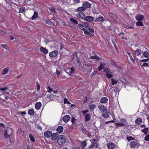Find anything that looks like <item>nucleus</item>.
I'll return each mask as SVG.
<instances>
[{"label":"nucleus","mask_w":149,"mask_h":149,"mask_svg":"<svg viewBox=\"0 0 149 149\" xmlns=\"http://www.w3.org/2000/svg\"><path fill=\"white\" fill-rule=\"evenodd\" d=\"M88 110L86 109L85 110H83L81 111V113L84 115H85L86 113L88 112Z\"/></svg>","instance_id":"49"},{"label":"nucleus","mask_w":149,"mask_h":149,"mask_svg":"<svg viewBox=\"0 0 149 149\" xmlns=\"http://www.w3.org/2000/svg\"><path fill=\"white\" fill-rule=\"evenodd\" d=\"M84 33L88 36H89V35L91 34V33L87 31V28H86V29L84 30Z\"/></svg>","instance_id":"44"},{"label":"nucleus","mask_w":149,"mask_h":149,"mask_svg":"<svg viewBox=\"0 0 149 149\" xmlns=\"http://www.w3.org/2000/svg\"><path fill=\"white\" fill-rule=\"evenodd\" d=\"M97 74V72L96 71H94L93 72L91 73V76H92L91 77L95 76Z\"/></svg>","instance_id":"55"},{"label":"nucleus","mask_w":149,"mask_h":149,"mask_svg":"<svg viewBox=\"0 0 149 149\" xmlns=\"http://www.w3.org/2000/svg\"><path fill=\"white\" fill-rule=\"evenodd\" d=\"M95 143L94 142H92L91 144L89 146V148H92L95 146Z\"/></svg>","instance_id":"48"},{"label":"nucleus","mask_w":149,"mask_h":149,"mask_svg":"<svg viewBox=\"0 0 149 149\" xmlns=\"http://www.w3.org/2000/svg\"><path fill=\"white\" fill-rule=\"evenodd\" d=\"M136 25L139 26H143V24L142 22L138 21V22L136 23Z\"/></svg>","instance_id":"40"},{"label":"nucleus","mask_w":149,"mask_h":149,"mask_svg":"<svg viewBox=\"0 0 149 149\" xmlns=\"http://www.w3.org/2000/svg\"><path fill=\"white\" fill-rule=\"evenodd\" d=\"M148 127H146L145 128L141 130V131L143 133H144L145 134L147 135L148 134Z\"/></svg>","instance_id":"37"},{"label":"nucleus","mask_w":149,"mask_h":149,"mask_svg":"<svg viewBox=\"0 0 149 149\" xmlns=\"http://www.w3.org/2000/svg\"><path fill=\"white\" fill-rule=\"evenodd\" d=\"M37 128L40 130H42V127H41V126L39 125H37Z\"/></svg>","instance_id":"64"},{"label":"nucleus","mask_w":149,"mask_h":149,"mask_svg":"<svg viewBox=\"0 0 149 149\" xmlns=\"http://www.w3.org/2000/svg\"><path fill=\"white\" fill-rule=\"evenodd\" d=\"M85 20L89 22H91L94 21L95 18L93 17L87 16L84 17Z\"/></svg>","instance_id":"7"},{"label":"nucleus","mask_w":149,"mask_h":149,"mask_svg":"<svg viewBox=\"0 0 149 149\" xmlns=\"http://www.w3.org/2000/svg\"><path fill=\"white\" fill-rule=\"evenodd\" d=\"M108 101V99L107 97H104L102 98L100 101L101 103L105 104Z\"/></svg>","instance_id":"13"},{"label":"nucleus","mask_w":149,"mask_h":149,"mask_svg":"<svg viewBox=\"0 0 149 149\" xmlns=\"http://www.w3.org/2000/svg\"><path fill=\"white\" fill-rule=\"evenodd\" d=\"M116 63V62L114 60H111L110 61V64H111L112 65H115V63Z\"/></svg>","instance_id":"53"},{"label":"nucleus","mask_w":149,"mask_h":149,"mask_svg":"<svg viewBox=\"0 0 149 149\" xmlns=\"http://www.w3.org/2000/svg\"><path fill=\"white\" fill-rule=\"evenodd\" d=\"M63 128L62 126H58L56 129V130L59 133H61L63 131Z\"/></svg>","instance_id":"26"},{"label":"nucleus","mask_w":149,"mask_h":149,"mask_svg":"<svg viewBox=\"0 0 149 149\" xmlns=\"http://www.w3.org/2000/svg\"><path fill=\"white\" fill-rule=\"evenodd\" d=\"M76 120V119L74 117H73L71 119V122L72 124H74L75 121Z\"/></svg>","instance_id":"51"},{"label":"nucleus","mask_w":149,"mask_h":149,"mask_svg":"<svg viewBox=\"0 0 149 149\" xmlns=\"http://www.w3.org/2000/svg\"><path fill=\"white\" fill-rule=\"evenodd\" d=\"M135 18L138 21L142 20L143 19V16L142 15L138 14L136 16Z\"/></svg>","instance_id":"15"},{"label":"nucleus","mask_w":149,"mask_h":149,"mask_svg":"<svg viewBox=\"0 0 149 149\" xmlns=\"http://www.w3.org/2000/svg\"><path fill=\"white\" fill-rule=\"evenodd\" d=\"M113 44L115 47V48L116 50V51H117V52H118V48L116 45L115 44V43H114V42L113 41Z\"/></svg>","instance_id":"62"},{"label":"nucleus","mask_w":149,"mask_h":149,"mask_svg":"<svg viewBox=\"0 0 149 149\" xmlns=\"http://www.w3.org/2000/svg\"><path fill=\"white\" fill-rule=\"evenodd\" d=\"M89 31L91 33H93L94 32V29L91 28L90 26L88 28Z\"/></svg>","instance_id":"52"},{"label":"nucleus","mask_w":149,"mask_h":149,"mask_svg":"<svg viewBox=\"0 0 149 149\" xmlns=\"http://www.w3.org/2000/svg\"><path fill=\"white\" fill-rule=\"evenodd\" d=\"M70 117L68 115L65 116L63 118V121L66 123L68 122L70 120Z\"/></svg>","instance_id":"10"},{"label":"nucleus","mask_w":149,"mask_h":149,"mask_svg":"<svg viewBox=\"0 0 149 149\" xmlns=\"http://www.w3.org/2000/svg\"><path fill=\"white\" fill-rule=\"evenodd\" d=\"M142 122V119L141 118H138L135 120V123L138 125L140 124Z\"/></svg>","instance_id":"22"},{"label":"nucleus","mask_w":149,"mask_h":149,"mask_svg":"<svg viewBox=\"0 0 149 149\" xmlns=\"http://www.w3.org/2000/svg\"><path fill=\"white\" fill-rule=\"evenodd\" d=\"M12 133V130L11 128L8 129L4 133L5 138L7 139L10 138Z\"/></svg>","instance_id":"3"},{"label":"nucleus","mask_w":149,"mask_h":149,"mask_svg":"<svg viewBox=\"0 0 149 149\" xmlns=\"http://www.w3.org/2000/svg\"><path fill=\"white\" fill-rule=\"evenodd\" d=\"M96 107V106L95 104H92L91 103H90L89 106V108L90 110H93Z\"/></svg>","instance_id":"21"},{"label":"nucleus","mask_w":149,"mask_h":149,"mask_svg":"<svg viewBox=\"0 0 149 149\" xmlns=\"http://www.w3.org/2000/svg\"><path fill=\"white\" fill-rule=\"evenodd\" d=\"M143 54V56L146 58H147L149 56V53L147 51L144 52Z\"/></svg>","instance_id":"33"},{"label":"nucleus","mask_w":149,"mask_h":149,"mask_svg":"<svg viewBox=\"0 0 149 149\" xmlns=\"http://www.w3.org/2000/svg\"><path fill=\"white\" fill-rule=\"evenodd\" d=\"M8 89V88L7 87H5L4 88H0V90H1L2 91H3L7 89Z\"/></svg>","instance_id":"59"},{"label":"nucleus","mask_w":149,"mask_h":149,"mask_svg":"<svg viewBox=\"0 0 149 149\" xmlns=\"http://www.w3.org/2000/svg\"><path fill=\"white\" fill-rule=\"evenodd\" d=\"M98 107L99 109L102 112H103L102 115L104 117L107 118L109 117L107 109L102 104H100L98 105Z\"/></svg>","instance_id":"1"},{"label":"nucleus","mask_w":149,"mask_h":149,"mask_svg":"<svg viewBox=\"0 0 149 149\" xmlns=\"http://www.w3.org/2000/svg\"><path fill=\"white\" fill-rule=\"evenodd\" d=\"M91 4L88 1H86L83 3V6L85 8H89L90 7Z\"/></svg>","instance_id":"19"},{"label":"nucleus","mask_w":149,"mask_h":149,"mask_svg":"<svg viewBox=\"0 0 149 149\" xmlns=\"http://www.w3.org/2000/svg\"><path fill=\"white\" fill-rule=\"evenodd\" d=\"M66 138L64 135H60L58 138L57 142L60 145L63 146L66 142Z\"/></svg>","instance_id":"2"},{"label":"nucleus","mask_w":149,"mask_h":149,"mask_svg":"<svg viewBox=\"0 0 149 149\" xmlns=\"http://www.w3.org/2000/svg\"><path fill=\"white\" fill-rule=\"evenodd\" d=\"M24 3L26 5L30 6L32 4V1L31 0H25Z\"/></svg>","instance_id":"29"},{"label":"nucleus","mask_w":149,"mask_h":149,"mask_svg":"<svg viewBox=\"0 0 149 149\" xmlns=\"http://www.w3.org/2000/svg\"><path fill=\"white\" fill-rule=\"evenodd\" d=\"M127 139L128 141H130L131 140H134L135 139L131 136H129L127 137Z\"/></svg>","instance_id":"45"},{"label":"nucleus","mask_w":149,"mask_h":149,"mask_svg":"<svg viewBox=\"0 0 149 149\" xmlns=\"http://www.w3.org/2000/svg\"><path fill=\"white\" fill-rule=\"evenodd\" d=\"M38 13L36 11H35L32 17H31V19L32 20L35 19L36 17L38 16Z\"/></svg>","instance_id":"30"},{"label":"nucleus","mask_w":149,"mask_h":149,"mask_svg":"<svg viewBox=\"0 0 149 149\" xmlns=\"http://www.w3.org/2000/svg\"><path fill=\"white\" fill-rule=\"evenodd\" d=\"M89 58L90 59H96L97 61L101 60V58L97 55L90 56Z\"/></svg>","instance_id":"24"},{"label":"nucleus","mask_w":149,"mask_h":149,"mask_svg":"<svg viewBox=\"0 0 149 149\" xmlns=\"http://www.w3.org/2000/svg\"><path fill=\"white\" fill-rule=\"evenodd\" d=\"M121 81L124 84H125L127 82L126 80L123 78H122Z\"/></svg>","instance_id":"63"},{"label":"nucleus","mask_w":149,"mask_h":149,"mask_svg":"<svg viewBox=\"0 0 149 149\" xmlns=\"http://www.w3.org/2000/svg\"><path fill=\"white\" fill-rule=\"evenodd\" d=\"M58 52L56 50H54L49 53V56L51 57H55L58 55Z\"/></svg>","instance_id":"8"},{"label":"nucleus","mask_w":149,"mask_h":149,"mask_svg":"<svg viewBox=\"0 0 149 149\" xmlns=\"http://www.w3.org/2000/svg\"><path fill=\"white\" fill-rule=\"evenodd\" d=\"M25 10V8L24 7H22L20 8H19V12L20 13H23Z\"/></svg>","instance_id":"42"},{"label":"nucleus","mask_w":149,"mask_h":149,"mask_svg":"<svg viewBox=\"0 0 149 149\" xmlns=\"http://www.w3.org/2000/svg\"><path fill=\"white\" fill-rule=\"evenodd\" d=\"M120 123H116L115 124L117 127H123L125 125V123L126 120L124 118L121 119L120 120Z\"/></svg>","instance_id":"6"},{"label":"nucleus","mask_w":149,"mask_h":149,"mask_svg":"<svg viewBox=\"0 0 149 149\" xmlns=\"http://www.w3.org/2000/svg\"><path fill=\"white\" fill-rule=\"evenodd\" d=\"M8 67H6L3 70L2 72V74L3 75L6 74L8 72Z\"/></svg>","instance_id":"23"},{"label":"nucleus","mask_w":149,"mask_h":149,"mask_svg":"<svg viewBox=\"0 0 149 149\" xmlns=\"http://www.w3.org/2000/svg\"><path fill=\"white\" fill-rule=\"evenodd\" d=\"M145 140L146 141H148L149 140V135H147L145 138Z\"/></svg>","instance_id":"60"},{"label":"nucleus","mask_w":149,"mask_h":149,"mask_svg":"<svg viewBox=\"0 0 149 149\" xmlns=\"http://www.w3.org/2000/svg\"><path fill=\"white\" fill-rule=\"evenodd\" d=\"M142 66L145 67H149L148 65V63H144L142 65Z\"/></svg>","instance_id":"58"},{"label":"nucleus","mask_w":149,"mask_h":149,"mask_svg":"<svg viewBox=\"0 0 149 149\" xmlns=\"http://www.w3.org/2000/svg\"><path fill=\"white\" fill-rule=\"evenodd\" d=\"M91 114L89 113L86 114L85 116V120L86 121H88L90 120Z\"/></svg>","instance_id":"27"},{"label":"nucleus","mask_w":149,"mask_h":149,"mask_svg":"<svg viewBox=\"0 0 149 149\" xmlns=\"http://www.w3.org/2000/svg\"><path fill=\"white\" fill-rule=\"evenodd\" d=\"M137 143L134 141H131L130 142V146L132 148H135L137 145Z\"/></svg>","instance_id":"16"},{"label":"nucleus","mask_w":149,"mask_h":149,"mask_svg":"<svg viewBox=\"0 0 149 149\" xmlns=\"http://www.w3.org/2000/svg\"><path fill=\"white\" fill-rule=\"evenodd\" d=\"M130 58L131 60L132 61L133 63L134 64H135V61L134 59L133 58H132V56H130Z\"/></svg>","instance_id":"61"},{"label":"nucleus","mask_w":149,"mask_h":149,"mask_svg":"<svg viewBox=\"0 0 149 149\" xmlns=\"http://www.w3.org/2000/svg\"><path fill=\"white\" fill-rule=\"evenodd\" d=\"M104 20V18L102 16L100 17L96 18L95 21V22H103Z\"/></svg>","instance_id":"20"},{"label":"nucleus","mask_w":149,"mask_h":149,"mask_svg":"<svg viewBox=\"0 0 149 149\" xmlns=\"http://www.w3.org/2000/svg\"><path fill=\"white\" fill-rule=\"evenodd\" d=\"M70 22H72L73 23L75 24H77L78 23L77 20L73 18H70Z\"/></svg>","instance_id":"34"},{"label":"nucleus","mask_w":149,"mask_h":149,"mask_svg":"<svg viewBox=\"0 0 149 149\" xmlns=\"http://www.w3.org/2000/svg\"><path fill=\"white\" fill-rule=\"evenodd\" d=\"M54 95L52 94L50 95H49L47 96V98L49 100V102L51 100H54Z\"/></svg>","instance_id":"38"},{"label":"nucleus","mask_w":149,"mask_h":149,"mask_svg":"<svg viewBox=\"0 0 149 149\" xmlns=\"http://www.w3.org/2000/svg\"><path fill=\"white\" fill-rule=\"evenodd\" d=\"M84 26L87 27L88 28L90 27V25L88 24V23L86 22H85L84 23Z\"/></svg>","instance_id":"56"},{"label":"nucleus","mask_w":149,"mask_h":149,"mask_svg":"<svg viewBox=\"0 0 149 149\" xmlns=\"http://www.w3.org/2000/svg\"><path fill=\"white\" fill-rule=\"evenodd\" d=\"M29 138L30 139L31 141L33 142H35L34 138L32 134H29Z\"/></svg>","instance_id":"39"},{"label":"nucleus","mask_w":149,"mask_h":149,"mask_svg":"<svg viewBox=\"0 0 149 149\" xmlns=\"http://www.w3.org/2000/svg\"><path fill=\"white\" fill-rule=\"evenodd\" d=\"M64 104H71V103L68 101V100L66 98H65L64 99Z\"/></svg>","instance_id":"43"},{"label":"nucleus","mask_w":149,"mask_h":149,"mask_svg":"<svg viewBox=\"0 0 149 149\" xmlns=\"http://www.w3.org/2000/svg\"><path fill=\"white\" fill-rule=\"evenodd\" d=\"M107 77L109 78H110L113 77L112 71L109 68H107L104 70Z\"/></svg>","instance_id":"4"},{"label":"nucleus","mask_w":149,"mask_h":149,"mask_svg":"<svg viewBox=\"0 0 149 149\" xmlns=\"http://www.w3.org/2000/svg\"><path fill=\"white\" fill-rule=\"evenodd\" d=\"M58 134L57 132L53 134L52 133V135L50 137L53 140H55L57 139V137L58 136Z\"/></svg>","instance_id":"12"},{"label":"nucleus","mask_w":149,"mask_h":149,"mask_svg":"<svg viewBox=\"0 0 149 149\" xmlns=\"http://www.w3.org/2000/svg\"><path fill=\"white\" fill-rule=\"evenodd\" d=\"M47 88L49 89V90L47 91V92L51 93L53 91V90L49 86H47Z\"/></svg>","instance_id":"54"},{"label":"nucleus","mask_w":149,"mask_h":149,"mask_svg":"<svg viewBox=\"0 0 149 149\" xmlns=\"http://www.w3.org/2000/svg\"><path fill=\"white\" fill-rule=\"evenodd\" d=\"M107 147L109 149H112L115 147V144L112 142H110L107 145Z\"/></svg>","instance_id":"14"},{"label":"nucleus","mask_w":149,"mask_h":149,"mask_svg":"<svg viewBox=\"0 0 149 149\" xmlns=\"http://www.w3.org/2000/svg\"><path fill=\"white\" fill-rule=\"evenodd\" d=\"M71 71L70 72V73L71 74H73L74 72V71L75 70V69L74 67H72L70 69Z\"/></svg>","instance_id":"46"},{"label":"nucleus","mask_w":149,"mask_h":149,"mask_svg":"<svg viewBox=\"0 0 149 149\" xmlns=\"http://www.w3.org/2000/svg\"><path fill=\"white\" fill-rule=\"evenodd\" d=\"M78 68H79L80 70H81L83 69V67L81 62L78 63Z\"/></svg>","instance_id":"47"},{"label":"nucleus","mask_w":149,"mask_h":149,"mask_svg":"<svg viewBox=\"0 0 149 149\" xmlns=\"http://www.w3.org/2000/svg\"><path fill=\"white\" fill-rule=\"evenodd\" d=\"M40 52H42L44 54H46L48 53L47 50L45 48H44L42 47H40Z\"/></svg>","instance_id":"17"},{"label":"nucleus","mask_w":149,"mask_h":149,"mask_svg":"<svg viewBox=\"0 0 149 149\" xmlns=\"http://www.w3.org/2000/svg\"><path fill=\"white\" fill-rule=\"evenodd\" d=\"M87 145L86 141H84L81 142L80 146L82 148H84Z\"/></svg>","instance_id":"25"},{"label":"nucleus","mask_w":149,"mask_h":149,"mask_svg":"<svg viewBox=\"0 0 149 149\" xmlns=\"http://www.w3.org/2000/svg\"><path fill=\"white\" fill-rule=\"evenodd\" d=\"M42 106L41 102H36L35 104V108L37 110H39Z\"/></svg>","instance_id":"18"},{"label":"nucleus","mask_w":149,"mask_h":149,"mask_svg":"<svg viewBox=\"0 0 149 149\" xmlns=\"http://www.w3.org/2000/svg\"><path fill=\"white\" fill-rule=\"evenodd\" d=\"M28 113L30 115H33L34 114V111L33 109H31L29 110Z\"/></svg>","instance_id":"28"},{"label":"nucleus","mask_w":149,"mask_h":149,"mask_svg":"<svg viewBox=\"0 0 149 149\" xmlns=\"http://www.w3.org/2000/svg\"><path fill=\"white\" fill-rule=\"evenodd\" d=\"M37 85H36V88L37 89V90L38 91L39 90L40 88V85L38 84V83H36Z\"/></svg>","instance_id":"57"},{"label":"nucleus","mask_w":149,"mask_h":149,"mask_svg":"<svg viewBox=\"0 0 149 149\" xmlns=\"http://www.w3.org/2000/svg\"><path fill=\"white\" fill-rule=\"evenodd\" d=\"M111 84L113 85L116 83L118 82V80L116 79H114L112 78L111 79Z\"/></svg>","instance_id":"36"},{"label":"nucleus","mask_w":149,"mask_h":149,"mask_svg":"<svg viewBox=\"0 0 149 149\" xmlns=\"http://www.w3.org/2000/svg\"><path fill=\"white\" fill-rule=\"evenodd\" d=\"M135 53L137 56H138L141 54L142 52L140 49H138L135 51Z\"/></svg>","instance_id":"32"},{"label":"nucleus","mask_w":149,"mask_h":149,"mask_svg":"<svg viewBox=\"0 0 149 149\" xmlns=\"http://www.w3.org/2000/svg\"><path fill=\"white\" fill-rule=\"evenodd\" d=\"M85 8L84 7H79L77 9V11H80V12L82 11H84L85 10Z\"/></svg>","instance_id":"35"},{"label":"nucleus","mask_w":149,"mask_h":149,"mask_svg":"<svg viewBox=\"0 0 149 149\" xmlns=\"http://www.w3.org/2000/svg\"><path fill=\"white\" fill-rule=\"evenodd\" d=\"M77 52H75L74 54L73 57V59L75 61H76L77 63H80V60L77 56Z\"/></svg>","instance_id":"9"},{"label":"nucleus","mask_w":149,"mask_h":149,"mask_svg":"<svg viewBox=\"0 0 149 149\" xmlns=\"http://www.w3.org/2000/svg\"><path fill=\"white\" fill-rule=\"evenodd\" d=\"M83 68L86 72H89L91 71L92 69L91 66L86 63L84 64L83 65Z\"/></svg>","instance_id":"5"},{"label":"nucleus","mask_w":149,"mask_h":149,"mask_svg":"<svg viewBox=\"0 0 149 149\" xmlns=\"http://www.w3.org/2000/svg\"><path fill=\"white\" fill-rule=\"evenodd\" d=\"M100 67L103 68L104 66L105 65L106 63L104 62L101 63L100 62Z\"/></svg>","instance_id":"50"},{"label":"nucleus","mask_w":149,"mask_h":149,"mask_svg":"<svg viewBox=\"0 0 149 149\" xmlns=\"http://www.w3.org/2000/svg\"><path fill=\"white\" fill-rule=\"evenodd\" d=\"M78 26L79 28L81 30H83L84 31V30L85 29H86L85 27L82 24H78Z\"/></svg>","instance_id":"31"},{"label":"nucleus","mask_w":149,"mask_h":149,"mask_svg":"<svg viewBox=\"0 0 149 149\" xmlns=\"http://www.w3.org/2000/svg\"><path fill=\"white\" fill-rule=\"evenodd\" d=\"M52 132L51 131H47L44 133V135L47 138H49L51 136Z\"/></svg>","instance_id":"11"},{"label":"nucleus","mask_w":149,"mask_h":149,"mask_svg":"<svg viewBox=\"0 0 149 149\" xmlns=\"http://www.w3.org/2000/svg\"><path fill=\"white\" fill-rule=\"evenodd\" d=\"M79 16L83 19H84V17H86L84 14L81 12L79 13Z\"/></svg>","instance_id":"41"}]
</instances>
